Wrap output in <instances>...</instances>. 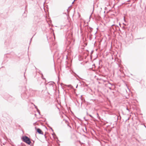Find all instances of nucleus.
<instances>
[{"mask_svg": "<svg viewBox=\"0 0 146 146\" xmlns=\"http://www.w3.org/2000/svg\"><path fill=\"white\" fill-rule=\"evenodd\" d=\"M22 139L24 142H25L29 145L30 144L31 141L29 138L26 136L23 137Z\"/></svg>", "mask_w": 146, "mask_h": 146, "instance_id": "nucleus-1", "label": "nucleus"}, {"mask_svg": "<svg viewBox=\"0 0 146 146\" xmlns=\"http://www.w3.org/2000/svg\"><path fill=\"white\" fill-rule=\"evenodd\" d=\"M36 130L37 132L40 134H43V132L39 128H36Z\"/></svg>", "mask_w": 146, "mask_h": 146, "instance_id": "nucleus-2", "label": "nucleus"}, {"mask_svg": "<svg viewBox=\"0 0 146 146\" xmlns=\"http://www.w3.org/2000/svg\"><path fill=\"white\" fill-rule=\"evenodd\" d=\"M90 116L91 117H92V116L91 115H90Z\"/></svg>", "mask_w": 146, "mask_h": 146, "instance_id": "nucleus-3", "label": "nucleus"}]
</instances>
